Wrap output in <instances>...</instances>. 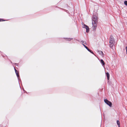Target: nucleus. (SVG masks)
<instances>
[{"label":"nucleus","mask_w":127,"mask_h":127,"mask_svg":"<svg viewBox=\"0 0 127 127\" xmlns=\"http://www.w3.org/2000/svg\"><path fill=\"white\" fill-rule=\"evenodd\" d=\"M115 43V41L112 35H111L110 39L109 46L111 48H112L114 45Z\"/></svg>","instance_id":"nucleus-1"},{"label":"nucleus","mask_w":127,"mask_h":127,"mask_svg":"<svg viewBox=\"0 0 127 127\" xmlns=\"http://www.w3.org/2000/svg\"><path fill=\"white\" fill-rule=\"evenodd\" d=\"M82 24L83 25L82 27L83 28H85L86 29V32H89V27L87 25L83 23H82Z\"/></svg>","instance_id":"nucleus-2"},{"label":"nucleus","mask_w":127,"mask_h":127,"mask_svg":"<svg viewBox=\"0 0 127 127\" xmlns=\"http://www.w3.org/2000/svg\"><path fill=\"white\" fill-rule=\"evenodd\" d=\"M104 101L110 107L112 106V103L108 101V100L107 99H105L104 100Z\"/></svg>","instance_id":"nucleus-3"},{"label":"nucleus","mask_w":127,"mask_h":127,"mask_svg":"<svg viewBox=\"0 0 127 127\" xmlns=\"http://www.w3.org/2000/svg\"><path fill=\"white\" fill-rule=\"evenodd\" d=\"M92 21L94 22H97V21L96 16L95 15H93L92 19Z\"/></svg>","instance_id":"nucleus-4"},{"label":"nucleus","mask_w":127,"mask_h":127,"mask_svg":"<svg viewBox=\"0 0 127 127\" xmlns=\"http://www.w3.org/2000/svg\"><path fill=\"white\" fill-rule=\"evenodd\" d=\"M97 22H94L93 21L92 22V24L93 26L94 27L93 29L94 31H95L97 27Z\"/></svg>","instance_id":"nucleus-5"},{"label":"nucleus","mask_w":127,"mask_h":127,"mask_svg":"<svg viewBox=\"0 0 127 127\" xmlns=\"http://www.w3.org/2000/svg\"><path fill=\"white\" fill-rule=\"evenodd\" d=\"M82 45H83L85 47V48L87 49V50L89 51V52H90L92 53L93 54H94V53L92 51V50H90L87 46H86L85 45H84V44L82 43Z\"/></svg>","instance_id":"nucleus-6"},{"label":"nucleus","mask_w":127,"mask_h":127,"mask_svg":"<svg viewBox=\"0 0 127 127\" xmlns=\"http://www.w3.org/2000/svg\"><path fill=\"white\" fill-rule=\"evenodd\" d=\"M16 74V75L17 76V77L18 78V80H19V75L18 74V71L17 70H16L15 71Z\"/></svg>","instance_id":"nucleus-7"},{"label":"nucleus","mask_w":127,"mask_h":127,"mask_svg":"<svg viewBox=\"0 0 127 127\" xmlns=\"http://www.w3.org/2000/svg\"><path fill=\"white\" fill-rule=\"evenodd\" d=\"M100 62H101V63L102 64L103 66H105V63L104 61H103V60L102 59L101 60H100Z\"/></svg>","instance_id":"nucleus-8"},{"label":"nucleus","mask_w":127,"mask_h":127,"mask_svg":"<svg viewBox=\"0 0 127 127\" xmlns=\"http://www.w3.org/2000/svg\"><path fill=\"white\" fill-rule=\"evenodd\" d=\"M106 75L107 77V79L108 80H109V79L110 75H109V73L108 72H107L106 73Z\"/></svg>","instance_id":"nucleus-9"},{"label":"nucleus","mask_w":127,"mask_h":127,"mask_svg":"<svg viewBox=\"0 0 127 127\" xmlns=\"http://www.w3.org/2000/svg\"><path fill=\"white\" fill-rule=\"evenodd\" d=\"M117 125H118V126H120V122L119 120L117 121Z\"/></svg>","instance_id":"nucleus-10"},{"label":"nucleus","mask_w":127,"mask_h":127,"mask_svg":"<svg viewBox=\"0 0 127 127\" xmlns=\"http://www.w3.org/2000/svg\"><path fill=\"white\" fill-rule=\"evenodd\" d=\"M81 42L82 43H84V44H86V42L85 41H84L83 40H82L81 41Z\"/></svg>","instance_id":"nucleus-11"},{"label":"nucleus","mask_w":127,"mask_h":127,"mask_svg":"<svg viewBox=\"0 0 127 127\" xmlns=\"http://www.w3.org/2000/svg\"><path fill=\"white\" fill-rule=\"evenodd\" d=\"M99 53L100 54H102V55H103V52L101 51H99Z\"/></svg>","instance_id":"nucleus-12"},{"label":"nucleus","mask_w":127,"mask_h":127,"mask_svg":"<svg viewBox=\"0 0 127 127\" xmlns=\"http://www.w3.org/2000/svg\"><path fill=\"white\" fill-rule=\"evenodd\" d=\"M124 4L127 6V1H125L124 2Z\"/></svg>","instance_id":"nucleus-13"},{"label":"nucleus","mask_w":127,"mask_h":127,"mask_svg":"<svg viewBox=\"0 0 127 127\" xmlns=\"http://www.w3.org/2000/svg\"><path fill=\"white\" fill-rule=\"evenodd\" d=\"M6 21V20H3L2 19H0V22L2 21Z\"/></svg>","instance_id":"nucleus-14"},{"label":"nucleus","mask_w":127,"mask_h":127,"mask_svg":"<svg viewBox=\"0 0 127 127\" xmlns=\"http://www.w3.org/2000/svg\"><path fill=\"white\" fill-rule=\"evenodd\" d=\"M72 39H73V38H68L67 40H68L69 41H70Z\"/></svg>","instance_id":"nucleus-15"},{"label":"nucleus","mask_w":127,"mask_h":127,"mask_svg":"<svg viewBox=\"0 0 127 127\" xmlns=\"http://www.w3.org/2000/svg\"><path fill=\"white\" fill-rule=\"evenodd\" d=\"M14 64H15V65H17V66L18 65V64L17 63H14Z\"/></svg>","instance_id":"nucleus-16"},{"label":"nucleus","mask_w":127,"mask_h":127,"mask_svg":"<svg viewBox=\"0 0 127 127\" xmlns=\"http://www.w3.org/2000/svg\"><path fill=\"white\" fill-rule=\"evenodd\" d=\"M126 51L127 54V47H126Z\"/></svg>","instance_id":"nucleus-17"},{"label":"nucleus","mask_w":127,"mask_h":127,"mask_svg":"<svg viewBox=\"0 0 127 127\" xmlns=\"http://www.w3.org/2000/svg\"><path fill=\"white\" fill-rule=\"evenodd\" d=\"M14 70H15V71L16 70H17L15 68V67H14Z\"/></svg>","instance_id":"nucleus-18"},{"label":"nucleus","mask_w":127,"mask_h":127,"mask_svg":"<svg viewBox=\"0 0 127 127\" xmlns=\"http://www.w3.org/2000/svg\"><path fill=\"white\" fill-rule=\"evenodd\" d=\"M22 90H23V91H24V88H23L22 89Z\"/></svg>","instance_id":"nucleus-19"},{"label":"nucleus","mask_w":127,"mask_h":127,"mask_svg":"<svg viewBox=\"0 0 127 127\" xmlns=\"http://www.w3.org/2000/svg\"><path fill=\"white\" fill-rule=\"evenodd\" d=\"M24 93H25V92H26L25 90H24Z\"/></svg>","instance_id":"nucleus-20"},{"label":"nucleus","mask_w":127,"mask_h":127,"mask_svg":"<svg viewBox=\"0 0 127 127\" xmlns=\"http://www.w3.org/2000/svg\"><path fill=\"white\" fill-rule=\"evenodd\" d=\"M118 127H120V126H118Z\"/></svg>","instance_id":"nucleus-21"}]
</instances>
